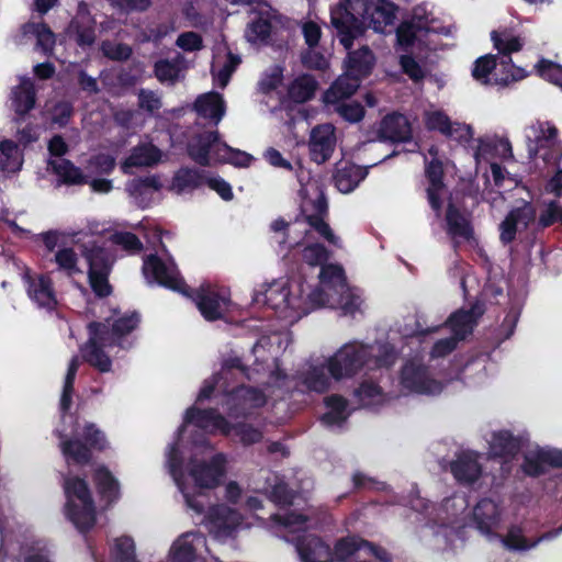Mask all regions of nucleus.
I'll list each match as a JSON object with an SVG mask.
<instances>
[{
    "label": "nucleus",
    "instance_id": "nucleus-1",
    "mask_svg": "<svg viewBox=\"0 0 562 562\" xmlns=\"http://www.w3.org/2000/svg\"><path fill=\"white\" fill-rule=\"evenodd\" d=\"M166 458L168 471L182 493L187 507L202 514L205 507L203 491L213 490L221 484L226 474V457L223 453H214L213 448L204 441L194 442L193 454L188 465V476L192 480V485L184 475L177 443L168 448Z\"/></svg>",
    "mask_w": 562,
    "mask_h": 562
},
{
    "label": "nucleus",
    "instance_id": "nucleus-2",
    "mask_svg": "<svg viewBox=\"0 0 562 562\" xmlns=\"http://www.w3.org/2000/svg\"><path fill=\"white\" fill-rule=\"evenodd\" d=\"M301 216L290 226L289 234H303L306 246L303 249V260L310 266H322L329 258L328 250L321 244L310 243L315 235L325 238L334 246H340L339 238L325 222L328 213L327 201L321 182L310 178L301 184Z\"/></svg>",
    "mask_w": 562,
    "mask_h": 562
},
{
    "label": "nucleus",
    "instance_id": "nucleus-3",
    "mask_svg": "<svg viewBox=\"0 0 562 562\" xmlns=\"http://www.w3.org/2000/svg\"><path fill=\"white\" fill-rule=\"evenodd\" d=\"M395 359L393 348L386 344L353 342L344 345L326 361V364L331 378L341 380L361 371L389 368Z\"/></svg>",
    "mask_w": 562,
    "mask_h": 562
},
{
    "label": "nucleus",
    "instance_id": "nucleus-4",
    "mask_svg": "<svg viewBox=\"0 0 562 562\" xmlns=\"http://www.w3.org/2000/svg\"><path fill=\"white\" fill-rule=\"evenodd\" d=\"M314 295H317V285L312 288L301 281L278 280L263 292L256 293L255 301L269 306L279 317L294 323L316 308L312 302Z\"/></svg>",
    "mask_w": 562,
    "mask_h": 562
},
{
    "label": "nucleus",
    "instance_id": "nucleus-5",
    "mask_svg": "<svg viewBox=\"0 0 562 562\" xmlns=\"http://www.w3.org/2000/svg\"><path fill=\"white\" fill-rule=\"evenodd\" d=\"M313 305L318 307L339 308L346 315H353L362 304L358 291L350 289L341 267L327 265L321 269L317 295L312 296Z\"/></svg>",
    "mask_w": 562,
    "mask_h": 562
},
{
    "label": "nucleus",
    "instance_id": "nucleus-6",
    "mask_svg": "<svg viewBox=\"0 0 562 562\" xmlns=\"http://www.w3.org/2000/svg\"><path fill=\"white\" fill-rule=\"evenodd\" d=\"M188 153L202 166L228 162L237 167H248L252 160L249 154L234 149L222 142L216 131L194 136L188 145Z\"/></svg>",
    "mask_w": 562,
    "mask_h": 562
},
{
    "label": "nucleus",
    "instance_id": "nucleus-7",
    "mask_svg": "<svg viewBox=\"0 0 562 562\" xmlns=\"http://www.w3.org/2000/svg\"><path fill=\"white\" fill-rule=\"evenodd\" d=\"M441 32L449 34V31L439 27L434 19L424 18L416 10L412 19L402 22L396 30V50L418 52L417 57H420L424 48L437 49L436 37Z\"/></svg>",
    "mask_w": 562,
    "mask_h": 562
},
{
    "label": "nucleus",
    "instance_id": "nucleus-8",
    "mask_svg": "<svg viewBox=\"0 0 562 562\" xmlns=\"http://www.w3.org/2000/svg\"><path fill=\"white\" fill-rule=\"evenodd\" d=\"M190 424L210 434L221 432L229 435L232 430H234L235 436L245 445L258 442L262 438L261 431L254 428L251 425L238 424L237 426L231 427L229 423L214 409L198 411L194 407L189 408L186 413L184 423L180 432Z\"/></svg>",
    "mask_w": 562,
    "mask_h": 562
},
{
    "label": "nucleus",
    "instance_id": "nucleus-9",
    "mask_svg": "<svg viewBox=\"0 0 562 562\" xmlns=\"http://www.w3.org/2000/svg\"><path fill=\"white\" fill-rule=\"evenodd\" d=\"M67 498L66 514L81 531L91 528L95 520L93 501L85 480L67 477L64 483Z\"/></svg>",
    "mask_w": 562,
    "mask_h": 562
},
{
    "label": "nucleus",
    "instance_id": "nucleus-10",
    "mask_svg": "<svg viewBox=\"0 0 562 562\" xmlns=\"http://www.w3.org/2000/svg\"><path fill=\"white\" fill-rule=\"evenodd\" d=\"M373 0H341L330 10L331 25L337 30L340 43L350 49L355 38L362 34L360 16Z\"/></svg>",
    "mask_w": 562,
    "mask_h": 562
},
{
    "label": "nucleus",
    "instance_id": "nucleus-11",
    "mask_svg": "<svg viewBox=\"0 0 562 562\" xmlns=\"http://www.w3.org/2000/svg\"><path fill=\"white\" fill-rule=\"evenodd\" d=\"M525 138L530 157L540 155L544 161L555 164L562 156L559 131L550 122H532L525 128Z\"/></svg>",
    "mask_w": 562,
    "mask_h": 562
},
{
    "label": "nucleus",
    "instance_id": "nucleus-12",
    "mask_svg": "<svg viewBox=\"0 0 562 562\" xmlns=\"http://www.w3.org/2000/svg\"><path fill=\"white\" fill-rule=\"evenodd\" d=\"M108 447L104 434L92 423H87L74 440H61L60 448L67 462L87 463L91 449L103 450Z\"/></svg>",
    "mask_w": 562,
    "mask_h": 562
},
{
    "label": "nucleus",
    "instance_id": "nucleus-13",
    "mask_svg": "<svg viewBox=\"0 0 562 562\" xmlns=\"http://www.w3.org/2000/svg\"><path fill=\"white\" fill-rule=\"evenodd\" d=\"M88 328L89 340L80 348L83 360L100 372L111 371L112 361L105 349L117 342L109 336V331L105 330L106 326L102 323H90Z\"/></svg>",
    "mask_w": 562,
    "mask_h": 562
},
{
    "label": "nucleus",
    "instance_id": "nucleus-14",
    "mask_svg": "<svg viewBox=\"0 0 562 562\" xmlns=\"http://www.w3.org/2000/svg\"><path fill=\"white\" fill-rule=\"evenodd\" d=\"M481 314L482 310L477 306H474L470 311H459L452 314L448 319V324L453 336L438 340L431 349V357L440 358L450 353L456 348L459 340L464 339L467 335L472 333L476 319Z\"/></svg>",
    "mask_w": 562,
    "mask_h": 562
},
{
    "label": "nucleus",
    "instance_id": "nucleus-15",
    "mask_svg": "<svg viewBox=\"0 0 562 562\" xmlns=\"http://www.w3.org/2000/svg\"><path fill=\"white\" fill-rule=\"evenodd\" d=\"M204 524L215 539L225 541L234 538L243 527V517L237 510L221 504L209 509Z\"/></svg>",
    "mask_w": 562,
    "mask_h": 562
},
{
    "label": "nucleus",
    "instance_id": "nucleus-16",
    "mask_svg": "<svg viewBox=\"0 0 562 562\" xmlns=\"http://www.w3.org/2000/svg\"><path fill=\"white\" fill-rule=\"evenodd\" d=\"M85 257L89 263V282L98 296H105L111 293V285L108 277L111 271L113 258L101 247L92 246L85 249Z\"/></svg>",
    "mask_w": 562,
    "mask_h": 562
},
{
    "label": "nucleus",
    "instance_id": "nucleus-17",
    "mask_svg": "<svg viewBox=\"0 0 562 562\" xmlns=\"http://www.w3.org/2000/svg\"><path fill=\"white\" fill-rule=\"evenodd\" d=\"M143 274L149 283H157L175 291L184 292L186 284L172 260L165 261L156 255H149L144 259Z\"/></svg>",
    "mask_w": 562,
    "mask_h": 562
},
{
    "label": "nucleus",
    "instance_id": "nucleus-18",
    "mask_svg": "<svg viewBox=\"0 0 562 562\" xmlns=\"http://www.w3.org/2000/svg\"><path fill=\"white\" fill-rule=\"evenodd\" d=\"M401 384L407 393L436 395L442 391V384L430 376L426 367L417 362L404 366Z\"/></svg>",
    "mask_w": 562,
    "mask_h": 562
},
{
    "label": "nucleus",
    "instance_id": "nucleus-19",
    "mask_svg": "<svg viewBox=\"0 0 562 562\" xmlns=\"http://www.w3.org/2000/svg\"><path fill=\"white\" fill-rule=\"evenodd\" d=\"M424 123L428 130L437 131L459 143L469 142L473 136L470 125L451 122L448 115L439 109L430 108L426 110L424 112Z\"/></svg>",
    "mask_w": 562,
    "mask_h": 562
},
{
    "label": "nucleus",
    "instance_id": "nucleus-20",
    "mask_svg": "<svg viewBox=\"0 0 562 562\" xmlns=\"http://www.w3.org/2000/svg\"><path fill=\"white\" fill-rule=\"evenodd\" d=\"M474 79L483 85H507L510 81L524 79L527 74L522 68L512 66L505 76L498 75L494 56L480 57L472 70Z\"/></svg>",
    "mask_w": 562,
    "mask_h": 562
},
{
    "label": "nucleus",
    "instance_id": "nucleus-21",
    "mask_svg": "<svg viewBox=\"0 0 562 562\" xmlns=\"http://www.w3.org/2000/svg\"><path fill=\"white\" fill-rule=\"evenodd\" d=\"M524 453L522 469L528 475H539L548 468H562V450L528 445Z\"/></svg>",
    "mask_w": 562,
    "mask_h": 562
},
{
    "label": "nucleus",
    "instance_id": "nucleus-22",
    "mask_svg": "<svg viewBox=\"0 0 562 562\" xmlns=\"http://www.w3.org/2000/svg\"><path fill=\"white\" fill-rule=\"evenodd\" d=\"M536 210L532 204L524 202L522 205L513 209L498 226L499 240L508 245L515 240L516 235L533 223Z\"/></svg>",
    "mask_w": 562,
    "mask_h": 562
},
{
    "label": "nucleus",
    "instance_id": "nucleus-23",
    "mask_svg": "<svg viewBox=\"0 0 562 562\" xmlns=\"http://www.w3.org/2000/svg\"><path fill=\"white\" fill-rule=\"evenodd\" d=\"M48 150L54 159L49 160L54 172L67 184H80L86 182V177L79 168L75 167L69 160L61 158L67 151V145L60 136H55L48 144Z\"/></svg>",
    "mask_w": 562,
    "mask_h": 562
},
{
    "label": "nucleus",
    "instance_id": "nucleus-24",
    "mask_svg": "<svg viewBox=\"0 0 562 562\" xmlns=\"http://www.w3.org/2000/svg\"><path fill=\"white\" fill-rule=\"evenodd\" d=\"M337 137L335 126L329 123L315 126L310 134L308 147L313 161L323 164L327 161L336 147Z\"/></svg>",
    "mask_w": 562,
    "mask_h": 562
},
{
    "label": "nucleus",
    "instance_id": "nucleus-25",
    "mask_svg": "<svg viewBox=\"0 0 562 562\" xmlns=\"http://www.w3.org/2000/svg\"><path fill=\"white\" fill-rule=\"evenodd\" d=\"M501 503L492 498L481 499L473 509V521L476 529L484 536H494L503 522Z\"/></svg>",
    "mask_w": 562,
    "mask_h": 562
},
{
    "label": "nucleus",
    "instance_id": "nucleus-26",
    "mask_svg": "<svg viewBox=\"0 0 562 562\" xmlns=\"http://www.w3.org/2000/svg\"><path fill=\"white\" fill-rule=\"evenodd\" d=\"M396 19V7L389 0H373L366 12L360 16L362 32L364 26L371 27L374 32L383 33L387 26L394 24Z\"/></svg>",
    "mask_w": 562,
    "mask_h": 562
},
{
    "label": "nucleus",
    "instance_id": "nucleus-27",
    "mask_svg": "<svg viewBox=\"0 0 562 562\" xmlns=\"http://www.w3.org/2000/svg\"><path fill=\"white\" fill-rule=\"evenodd\" d=\"M195 303L205 319L215 321L222 318L227 312L229 299L224 291H217L207 285L200 289L195 296Z\"/></svg>",
    "mask_w": 562,
    "mask_h": 562
},
{
    "label": "nucleus",
    "instance_id": "nucleus-28",
    "mask_svg": "<svg viewBox=\"0 0 562 562\" xmlns=\"http://www.w3.org/2000/svg\"><path fill=\"white\" fill-rule=\"evenodd\" d=\"M428 155L431 157V160L426 166V177L429 182L427 196L431 209L437 213V215H439L442 206V199L446 194L445 186L442 183V164L437 158L438 149L436 147H430Z\"/></svg>",
    "mask_w": 562,
    "mask_h": 562
},
{
    "label": "nucleus",
    "instance_id": "nucleus-29",
    "mask_svg": "<svg viewBox=\"0 0 562 562\" xmlns=\"http://www.w3.org/2000/svg\"><path fill=\"white\" fill-rule=\"evenodd\" d=\"M266 395L256 389L238 387L228 394L226 406L231 417L246 414L250 408L262 406Z\"/></svg>",
    "mask_w": 562,
    "mask_h": 562
},
{
    "label": "nucleus",
    "instance_id": "nucleus-30",
    "mask_svg": "<svg viewBox=\"0 0 562 562\" xmlns=\"http://www.w3.org/2000/svg\"><path fill=\"white\" fill-rule=\"evenodd\" d=\"M204 536L198 531L182 533L170 549L172 562H193L198 551L205 547Z\"/></svg>",
    "mask_w": 562,
    "mask_h": 562
},
{
    "label": "nucleus",
    "instance_id": "nucleus-31",
    "mask_svg": "<svg viewBox=\"0 0 562 562\" xmlns=\"http://www.w3.org/2000/svg\"><path fill=\"white\" fill-rule=\"evenodd\" d=\"M199 116L210 120L216 126L226 112L225 101L217 92H206L199 95L193 104Z\"/></svg>",
    "mask_w": 562,
    "mask_h": 562
},
{
    "label": "nucleus",
    "instance_id": "nucleus-32",
    "mask_svg": "<svg viewBox=\"0 0 562 562\" xmlns=\"http://www.w3.org/2000/svg\"><path fill=\"white\" fill-rule=\"evenodd\" d=\"M27 293L40 307L52 310L57 305V299L48 277L37 274L27 279Z\"/></svg>",
    "mask_w": 562,
    "mask_h": 562
},
{
    "label": "nucleus",
    "instance_id": "nucleus-33",
    "mask_svg": "<svg viewBox=\"0 0 562 562\" xmlns=\"http://www.w3.org/2000/svg\"><path fill=\"white\" fill-rule=\"evenodd\" d=\"M274 19L269 5H260L258 16H256L246 27V40L255 45L267 43L271 31V21Z\"/></svg>",
    "mask_w": 562,
    "mask_h": 562
},
{
    "label": "nucleus",
    "instance_id": "nucleus-34",
    "mask_svg": "<svg viewBox=\"0 0 562 562\" xmlns=\"http://www.w3.org/2000/svg\"><path fill=\"white\" fill-rule=\"evenodd\" d=\"M296 549L303 562H333L330 548L317 537L297 539Z\"/></svg>",
    "mask_w": 562,
    "mask_h": 562
},
{
    "label": "nucleus",
    "instance_id": "nucleus-35",
    "mask_svg": "<svg viewBox=\"0 0 562 562\" xmlns=\"http://www.w3.org/2000/svg\"><path fill=\"white\" fill-rule=\"evenodd\" d=\"M412 128L406 116L391 114L385 116L379 128V136L391 142H406L411 138Z\"/></svg>",
    "mask_w": 562,
    "mask_h": 562
},
{
    "label": "nucleus",
    "instance_id": "nucleus-36",
    "mask_svg": "<svg viewBox=\"0 0 562 562\" xmlns=\"http://www.w3.org/2000/svg\"><path fill=\"white\" fill-rule=\"evenodd\" d=\"M450 469L456 480L467 484L475 482L482 472L477 454L471 451L458 454Z\"/></svg>",
    "mask_w": 562,
    "mask_h": 562
},
{
    "label": "nucleus",
    "instance_id": "nucleus-37",
    "mask_svg": "<svg viewBox=\"0 0 562 562\" xmlns=\"http://www.w3.org/2000/svg\"><path fill=\"white\" fill-rule=\"evenodd\" d=\"M160 159L161 151L155 145L143 143L132 149L131 155L122 162L121 169L130 173L133 167H151Z\"/></svg>",
    "mask_w": 562,
    "mask_h": 562
},
{
    "label": "nucleus",
    "instance_id": "nucleus-38",
    "mask_svg": "<svg viewBox=\"0 0 562 562\" xmlns=\"http://www.w3.org/2000/svg\"><path fill=\"white\" fill-rule=\"evenodd\" d=\"M361 79L346 69L345 74L341 75L325 92V103H337L345 99L350 98L359 88Z\"/></svg>",
    "mask_w": 562,
    "mask_h": 562
},
{
    "label": "nucleus",
    "instance_id": "nucleus-39",
    "mask_svg": "<svg viewBox=\"0 0 562 562\" xmlns=\"http://www.w3.org/2000/svg\"><path fill=\"white\" fill-rule=\"evenodd\" d=\"M239 64L240 57L232 52L226 50L224 56L217 53L214 56L211 70L214 83L220 88H225Z\"/></svg>",
    "mask_w": 562,
    "mask_h": 562
},
{
    "label": "nucleus",
    "instance_id": "nucleus-40",
    "mask_svg": "<svg viewBox=\"0 0 562 562\" xmlns=\"http://www.w3.org/2000/svg\"><path fill=\"white\" fill-rule=\"evenodd\" d=\"M327 368L326 361H315L308 363L307 367L301 372L302 383L314 392H325L330 385V379L326 374L325 369Z\"/></svg>",
    "mask_w": 562,
    "mask_h": 562
},
{
    "label": "nucleus",
    "instance_id": "nucleus-41",
    "mask_svg": "<svg viewBox=\"0 0 562 562\" xmlns=\"http://www.w3.org/2000/svg\"><path fill=\"white\" fill-rule=\"evenodd\" d=\"M561 530L562 528L555 531L547 532L538 537L537 539L529 541L524 537L521 528L513 526L509 528L507 535L505 537H502L501 540L504 547H506L509 550L526 551L535 548L538 543H540L543 540L553 539L560 533Z\"/></svg>",
    "mask_w": 562,
    "mask_h": 562
},
{
    "label": "nucleus",
    "instance_id": "nucleus-42",
    "mask_svg": "<svg viewBox=\"0 0 562 562\" xmlns=\"http://www.w3.org/2000/svg\"><path fill=\"white\" fill-rule=\"evenodd\" d=\"M12 106L18 115H25L35 105V89L29 78H21L11 93Z\"/></svg>",
    "mask_w": 562,
    "mask_h": 562
},
{
    "label": "nucleus",
    "instance_id": "nucleus-43",
    "mask_svg": "<svg viewBox=\"0 0 562 562\" xmlns=\"http://www.w3.org/2000/svg\"><path fill=\"white\" fill-rule=\"evenodd\" d=\"M490 454L493 457H513L522 448L520 440L514 438L508 431L493 432L488 440Z\"/></svg>",
    "mask_w": 562,
    "mask_h": 562
},
{
    "label": "nucleus",
    "instance_id": "nucleus-44",
    "mask_svg": "<svg viewBox=\"0 0 562 562\" xmlns=\"http://www.w3.org/2000/svg\"><path fill=\"white\" fill-rule=\"evenodd\" d=\"M448 234L456 240H470L473 237V231L469 220L462 215L454 206L449 205L447 215Z\"/></svg>",
    "mask_w": 562,
    "mask_h": 562
},
{
    "label": "nucleus",
    "instance_id": "nucleus-45",
    "mask_svg": "<svg viewBox=\"0 0 562 562\" xmlns=\"http://www.w3.org/2000/svg\"><path fill=\"white\" fill-rule=\"evenodd\" d=\"M367 170L356 165H346L339 168L335 175L337 189L342 193H349L366 178Z\"/></svg>",
    "mask_w": 562,
    "mask_h": 562
},
{
    "label": "nucleus",
    "instance_id": "nucleus-46",
    "mask_svg": "<svg viewBox=\"0 0 562 562\" xmlns=\"http://www.w3.org/2000/svg\"><path fill=\"white\" fill-rule=\"evenodd\" d=\"M374 65V56L368 47L352 52L348 56L346 69L361 80L368 76Z\"/></svg>",
    "mask_w": 562,
    "mask_h": 562
},
{
    "label": "nucleus",
    "instance_id": "nucleus-47",
    "mask_svg": "<svg viewBox=\"0 0 562 562\" xmlns=\"http://www.w3.org/2000/svg\"><path fill=\"white\" fill-rule=\"evenodd\" d=\"M99 493L108 502H113L120 496L119 481L105 467H98L93 476Z\"/></svg>",
    "mask_w": 562,
    "mask_h": 562
},
{
    "label": "nucleus",
    "instance_id": "nucleus-48",
    "mask_svg": "<svg viewBox=\"0 0 562 562\" xmlns=\"http://www.w3.org/2000/svg\"><path fill=\"white\" fill-rule=\"evenodd\" d=\"M327 412L322 416V423L328 427L340 426L348 417L347 402L337 395L325 400Z\"/></svg>",
    "mask_w": 562,
    "mask_h": 562
},
{
    "label": "nucleus",
    "instance_id": "nucleus-49",
    "mask_svg": "<svg viewBox=\"0 0 562 562\" xmlns=\"http://www.w3.org/2000/svg\"><path fill=\"white\" fill-rule=\"evenodd\" d=\"M317 88L316 80L310 75L297 76L289 86V97L295 102L310 100Z\"/></svg>",
    "mask_w": 562,
    "mask_h": 562
},
{
    "label": "nucleus",
    "instance_id": "nucleus-50",
    "mask_svg": "<svg viewBox=\"0 0 562 562\" xmlns=\"http://www.w3.org/2000/svg\"><path fill=\"white\" fill-rule=\"evenodd\" d=\"M22 166V155L16 144L11 140L0 143V168L7 172H15Z\"/></svg>",
    "mask_w": 562,
    "mask_h": 562
},
{
    "label": "nucleus",
    "instance_id": "nucleus-51",
    "mask_svg": "<svg viewBox=\"0 0 562 562\" xmlns=\"http://www.w3.org/2000/svg\"><path fill=\"white\" fill-rule=\"evenodd\" d=\"M364 543L366 540L356 536L339 539L334 548L333 560L348 562L359 550H364Z\"/></svg>",
    "mask_w": 562,
    "mask_h": 562
},
{
    "label": "nucleus",
    "instance_id": "nucleus-52",
    "mask_svg": "<svg viewBox=\"0 0 562 562\" xmlns=\"http://www.w3.org/2000/svg\"><path fill=\"white\" fill-rule=\"evenodd\" d=\"M139 318L136 313H132L131 315H124L115 318L112 323L110 319H106V331H109V336L114 339L119 344V340L124 335H127L132 330L136 328L138 325Z\"/></svg>",
    "mask_w": 562,
    "mask_h": 562
},
{
    "label": "nucleus",
    "instance_id": "nucleus-53",
    "mask_svg": "<svg viewBox=\"0 0 562 562\" xmlns=\"http://www.w3.org/2000/svg\"><path fill=\"white\" fill-rule=\"evenodd\" d=\"M491 38L494 43V47L504 55L518 52L524 45V41L519 36H516L507 30L493 31Z\"/></svg>",
    "mask_w": 562,
    "mask_h": 562
},
{
    "label": "nucleus",
    "instance_id": "nucleus-54",
    "mask_svg": "<svg viewBox=\"0 0 562 562\" xmlns=\"http://www.w3.org/2000/svg\"><path fill=\"white\" fill-rule=\"evenodd\" d=\"M493 150H499L501 156H512V146L508 140L504 139H480L475 151L476 160H490L493 157Z\"/></svg>",
    "mask_w": 562,
    "mask_h": 562
},
{
    "label": "nucleus",
    "instance_id": "nucleus-55",
    "mask_svg": "<svg viewBox=\"0 0 562 562\" xmlns=\"http://www.w3.org/2000/svg\"><path fill=\"white\" fill-rule=\"evenodd\" d=\"M201 183V176L198 170L181 168L173 177L171 189L177 193L191 191Z\"/></svg>",
    "mask_w": 562,
    "mask_h": 562
},
{
    "label": "nucleus",
    "instance_id": "nucleus-56",
    "mask_svg": "<svg viewBox=\"0 0 562 562\" xmlns=\"http://www.w3.org/2000/svg\"><path fill=\"white\" fill-rule=\"evenodd\" d=\"M26 34H32L36 37V47L44 54L52 50L55 44L54 33L45 25L41 23H30L24 27Z\"/></svg>",
    "mask_w": 562,
    "mask_h": 562
},
{
    "label": "nucleus",
    "instance_id": "nucleus-57",
    "mask_svg": "<svg viewBox=\"0 0 562 562\" xmlns=\"http://www.w3.org/2000/svg\"><path fill=\"white\" fill-rule=\"evenodd\" d=\"M111 554L115 562H135V546L133 539L126 536L114 539Z\"/></svg>",
    "mask_w": 562,
    "mask_h": 562
},
{
    "label": "nucleus",
    "instance_id": "nucleus-58",
    "mask_svg": "<svg viewBox=\"0 0 562 562\" xmlns=\"http://www.w3.org/2000/svg\"><path fill=\"white\" fill-rule=\"evenodd\" d=\"M338 113L344 120L350 123H357L362 120L364 115L363 106L359 102H345L338 101L337 103H326Z\"/></svg>",
    "mask_w": 562,
    "mask_h": 562
},
{
    "label": "nucleus",
    "instance_id": "nucleus-59",
    "mask_svg": "<svg viewBox=\"0 0 562 562\" xmlns=\"http://www.w3.org/2000/svg\"><path fill=\"white\" fill-rule=\"evenodd\" d=\"M356 396L364 407L378 406L385 401V396L381 392L380 387L373 383L361 384V386L356 391Z\"/></svg>",
    "mask_w": 562,
    "mask_h": 562
},
{
    "label": "nucleus",
    "instance_id": "nucleus-60",
    "mask_svg": "<svg viewBox=\"0 0 562 562\" xmlns=\"http://www.w3.org/2000/svg\"><path fill=\"white\" fill-rule=\"evenodd\" d=\"M155 74L160 82L175 83L181 74L178 63L170 60H160L155 65Z\"/></svg>",
    "mask_w": 562,
    "mask_h": 562
},
{
    "label": "nucleus",
    "instance_id": "nucleus-61",
    "mask_svg": "<svg viewBox=\"0 0 562 562\" xmlns=\"http://www.w3.org/2000/svg\"><path fill=\"white\" fill-rule=\"evenodd\" d=\"M400 66L402 71L415 82L423 80L427 72L424 66L409 54L400 55Z\"/></svg>",
    "mask_w": 562,
    "mask_h": 562
},
{
    "label": "nucleus",
    "instance_id": "nucleus-62",
    "mask_svg": "<svg viewBox=\"0 0 562 562\" xmlns=\"http://www.w3.org/2000/svg\"><path fill=\"white\" fill-rule=\"evenodd\" d=\"M55 261L58 268L69 276L80 272L78 257L71 248H60L55 255Z\"/></svg>",
    "mask_w": 562,
    "mask_h": 562
},
{
    "label": "nucleus",
    "instance_id": "nucleus-63",
    "mask_svg": "<svg viewBox=\"0 0 562 562\" xmlns=\"http://www.w3.org/2000/svg\"><path fill=\"white\" fill-rule=\"evenodd\" d=\"M113 245L121 247L128 252H138L142 249V243L136 235L128 232H115L110 236Z\"/></svg>",
    "mask_w": 562,
    "mask_h": 562
},
{
    "label": "nucleus",
    "instance_id": "nucleus-64",
    "mask_svg": "<svg viewBox=\"0 0 562 562\" xmlns=\"http://www.w3.org/2000/svg\"><path fill=\"white\" fill-rule=\"evenodd\" d=\"M538 74L546 80L559 86L562 89V67L549 61L541 60L537 66Z\"/></svg>",
    "mask_w": 562,
    "mask_h": 562
}]
</instances>
